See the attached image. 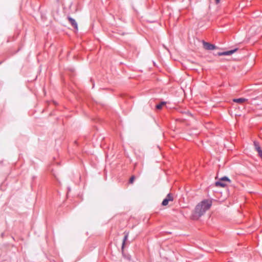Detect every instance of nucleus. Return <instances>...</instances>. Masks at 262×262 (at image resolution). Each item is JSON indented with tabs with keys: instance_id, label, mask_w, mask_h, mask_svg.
Masks as SVG:
<instances>
[{
	"instance_id": "nucleus-3",
	"label": "nucleus",
	"mask_w": 262,
	"mask_h": 262,
	"mask_svg": "<svg viewBox=\"0 0 262 262\" xmlns=\"http://www.w3.org/2000/svg\"><path fill=\"white\" fill-rule=\"evenodd\" d=\"M237 50V48L234 49L233 50H231L227 51L218 52L217 55L219 56H229L231 55L234 53H235Z\"/></svg>"
},
{
	"instance_id": "nucleus-6",
	"label": "nucleus",
	"mask_w": 262,
	"mask_h": 262,
	"mask_svg": "<svg viewBox=\"0 0 262 262\" xmlns=\"http://www.w3.org/2000/svg\"><path fill=\"white\" fill-rule=\"evenodd\" d=\"M247 100V99L244 98H240L237 99H234L233 101L238 103H243Z\"/></svg>"
},
{
	"instance_id": "nucleus-1",
	"label": "nucleus",
	"mask_w": 262,
	"mask_h": 262,
	"mask_svg": "<svg viewBox=\"0 0 262 262\" xmlns=\"http://www.w3.org/2000/svg\"><path fill=\"white\" fill-rule=\"evenodd\" d=\"M212 202L210 200H205L202 201L195 207V213L199 217L202 216L210 208Z\"/></svg>"
},
{
	"instance_id": "nucleus-12",
	"label": "nucleus",
	"mask_w": 262,
	"mask_h": 262,
	"mask_svg": "<svg viewBox=\"0 0 262 262\" xmlns=\"http://www.w3.org/2000/svg\"><path fill=\"white\" fill-rule=\"evenodd\" d=\"M169 201H168V200H167L166 199H164L163 200V201H162V205L163 206H166L168 204V202Z\"/></svg>"
},
{
	"instance_id": "nucleus-4",
	"label": "nucleus",
	"mask_w": 262,
	"mask_h": 262,
	"mask_svg": "<svg viewBox=\"0 0 262 262\" xmlns=\"http://www.w3.org/2000/svg\"><path fill=\"white\" fill-rule=\"evenodd\" d=\"M253 144L256 150L258 152V156L262 158V150L259 146V143L256 141H254Z\"/></svg>"
},
{
	"instance_id": "nucleus-11",
	"label": "nucleus",
	"mask_w": 262,
	"mask_h": 262,
	"mask_svg": "<svg viewBox=\"0 0 262 262\" xmlns=\"http://www.w3.org/2000/svg\"><path fill=\"white\" fill-rule=\"evenodd\" d=\"M220 181H227V182H228L229 183L231 182L230 180L228 177H222L220 179Z\"/></svg>"
},
{
	"instance_id": "nucleus-7",
	"label": "nucleus",
	"mask_w": 262,
	"mask_h": 262,
	"mask_svg": "<svg viewBox=\"0 0 262 262\" xmlns=\"http://www.w3.org/2000/svg\"><path fill=\"white\" fill-rule=\"evenodd\" d=\"M215 186H220L221 187H225L227 186V184L222 181H217L215 182Z\"/></svg>"
},
{
	"instance_id": "nucleus-2",
	"label": "nucleus",
	"mask_w": 262,
	"mask_h": 262,
	"mask_svg": "<svg viewBox=\"0 0 262 262\" xmlns=\"http://www.w3.org/2000/svg\"><path fill=\"white\" fill-rule=\"evenodd\" d=\"M203 48L207 50H213L217 49V47L213 44L209 42L203 41Z\"/></svg>"
},
{
	"instance_id": "nucleus-9",
	"label": "nucleus",
	"mask_w": 262,
	"mask_h": 262,
	"mask_svg": "<svg viewBox=\"0 0 262 262\" xmlns=\"http://www.w3.org/2000/svg\"><path fill=\"white\" fill-rule=\"evenodd\" d=\"M165 199L168 200V201H172L173 200V196L171 193H168Z\"/></svg>"
},
{
	"instance_id": "nucleus-5",
	"label": "nucleus",
	"mask_w": 262,
	"mask_h": 262,
	"mask_svg": "<svg viewBox=\"0 0 262 262\" xmlns=\"http://www.w3.org/2000/svg\"><path fill=\"white\" fill-rule=\"evenodd\" d=\"M68 19L69 23L72 25V26L73 27H74L75 29H76V30H77L78 26H77V24L75 20L74 19H73V18L69 17V16L68 17Z\"/></svg>"
},
{
	"instance_id": "nucleus-10",
	"label": "nucleus",
	"mask_w": 262,
	"mask_h": 262,
	"mask_svg": "<svg viewBox=\"0 0 262 262\" xmlns=\"http://www.w3.org/2000/svg\"><path fill=\"white\" fill-rule=\"evenodd\" d=\"M128 236V233H126L124 237L123 243H122V249L124 248V246L126 241L127 239Z\"/></svg>"
},
{
	"instance_id": "nucleus-13",
	"label": "nucleus",
	"mask_w": 262,
	"mask_h": 262,
	"mask_svg": "<svg viewBox=\"0 0 262 262\" xmlns=\"http://www.w3.org/2000/svg\"><path fill=\"white\" fill-rule=\"evenodd\" d=\"M135 179V176H133L132 177H131V178H130L129 179V182L130 183H133L134 182V181Z\"/></svg>"
},
{
	"instance_id": "nucleus-14",
	"label": "nucleus",
	"mask_w": 262,
	"mask_h": 262,
	"mask_svg": "<svg viewBox=\"0 0 262 262\" xmlns=\"http://www.w3.org/2000/svg\"><path fill=\"white\" fill-rule=\"evenodd\" d=\"M216 4H219L220 2V0H215Z\"/></svg>"
},
{
	"instance_id": "nucleus-8",
	"label": "nucleus",
	"mask_w": 262,
	"mask_h": 262,
	"mask_svg": "<svg viewBox=\"0 0 262 262\" xmlns=\"http://www.w3.org/2000/svg\"><path fill=\"white\" fill-rule=\"evenodd\" d=\"M166 104V102L164 101H162L160 103L158 104L156 106V108L157 110H161L162 107Z\"/></svg>"
}]
</instances>
